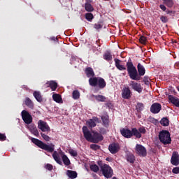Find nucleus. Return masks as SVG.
Listing matches in <instances>:
<instances>
[{
  "label": "nucleus",
  "mask_w": 179,
  "mask_h": 179,
  "mask_svg": "<svg viewBox=\"0 0 179 179\" xmlns=\"http://www.w3.org/2000/svg\"><path fill=\"white\" fill-rule=\"evenodd\" d=\"M97 122H99V118L95 117H93L92 119H90L88 121H87V125L90 128H94V127H96V125H97Z\"/></svg>",
  "instance_id": "15"
},
{
  "label": "nucleus",
  "mask_w": 179,
  "mask_h": 179,
  "mask_svg": "<svg viewBox=\"0 0 179 179\" xmlns=\"http://www.w3.org/2000/svg\"><path fill=\"white\" fill-rule=\"evenodd\" d=\"M89 83L90 86H98L99 89H104L106 87V81L102 78L98 77V78H90L89 80Z\"/></svg>",
  "instance_id": "4"
},
{
  "label": "nucleus",
  "mask_w": 179,
  "mask_h": 179,
  "mask_svg": "<svg viewBox=\"0 0 179 179\" xmlns=\"http://www.w3.org/2000/svg\"><path fill=\"white\" fill-rule=\"evenodd\" d=\"M136 153L138 155V156H141L142 157H145L148 152L146 151V148L140 144H137L135 148Z\"/></svg>",
  "instance_id": "7"
},
{
  "label": "nucleus",
  "mask_w": 179,
  "mask_h": 179,
  "mask_svg": "<svg viewBox=\"0 0 179 179\" xmlns=\"http://www.w3.org/2000/svg\"><path fill=\"white\" fill-rule=\"evenodd\" d=\"M90 170L92 171H94V173H97V171H99V166H97L96 164H92V165H90Z\"/></svg>",
  "instance_id": "36"
},
{
  "label": "nucleus",
  "mask_w": 179,
  "mask_h": 179,
  "mask_svg": "<svg viewBox=\"0 0 179 179\" xmlns=\"http://www.w3.org/2000/svg\"><path fill=\"white\" fill-rule=\"evenodd\" d=\"M160 124L164 127H167L169 126V120L167 118L164 117L161 120Z\"/></svg>",
  "instance_id": "34"
},
{
  "label": "nucleus",
  "mask_w": 179,
  "mask_h": 179,
  "mask_svg": "<svg viewBox=\"0 0 179 179\" xmlns=\"http://www.w3.org/2000/svg\"><path fill=\"white\" fill-rule=\"evenodd\" d=\"M103 1H108V0H103Z\"/></svg>",
  "instance_id": "58"
},
{
  "label": "nucleus",
  "mask_w": 179,
  "mask_h": 179,
  "mask_svg": "<svg viewBox=\"0 0 179 179\" xmlns=\"http://www.w3.org/2000/svg\"><path fill=\"white\" fill-rule=\"evenodd\" d=\"M131 134L132 136H136V138H138V139L142 137V135L141 134L139 130H138L136 128H133L131 129Z\"/></svg>",
  "instance_id": "26"
},
{
  "label": "nucleus",
  "mask_w": 179,
  "mask_h": 179,
  "mask_svg": "<svg viewBox=\"0 0 179 179\" xmlns=\"http://www.w3.org/2000/svg\"><path fill=\"white\" fill-rule=\"evenodd\" d=\"M130 86H131L134 92H137L138 93H142V90H143V88L140 83L131 82Z\"/></svg>",
  "instance_id": "12"
},
{
  "label": "nucleus",
  "mask_w": 179,
  "mask_h": 179,
  "mask_svg": "<svg viewBox=\"0 0 179 179\" xmlns=\"http://www.w3.org/2000/svg\"><path fill=\"white\" fill-rule=\"evenodd\" d=\"M106 160L108 161V158H106Z\"/></svg>",
  "instance_id": "57"
},
{
  "label": "nucleus",
  "mask_w": 179,
  "mask_h": 179,
  "mask_svg": "<svg viewBox=\"0 0 179 179\" xmlns=\"http://www.w3.org/2000/svg\"><path fill=\"white\" fill-rule=\"evenodd\" d=\"M169 101H171L172 103V104H173V106H176V107H179V99L178 98L171 96V95H169Z\"/></svg>",
  "instance_id": "19"
},
{
  "label": "nucleus",
  "mask_w": 179,
  "mask_h": 179,
  "mask_svg": "<svg viewBox=\"0 0 179 179\" xmlns=\"http://www.w3.org/2000/svg\"><path fill=\"white\" fill-rule=\"evenodd\" d=\"M91 149H93V150H98V149H100V146L96 144H92L90 145Z\"/></svg>",
  "instance_id": "44"
},
{
  "label": "nucleus",
  "mask_w": 179,
  "mask_h": 179,
  "mask_svg": "<svg viewBox=\"0 0 179 179\" xmlns=\"http://www.w3.org/2000/svg\"><path fill=\"white\" fill-rule=\"evenodd\" d=\"M122 97L123 99H129L131 97V90L128 87H125L122 91Z\"/></svg>",
  "instance_id": "16"
},
{
  "label": "nucleus",
  "mask_w": 179,
  "mask_h": 179,
  "mask_svg": "<svg viewBox=\"0 0 179 179\" xmlns=\"http://www.w3.org/2000/svg\"><path fill=\"white\" fill-rule=\"evenodd\" d=\"M85 10H87V12H93L94 8H93V6H92V4H90L89 3H85Z\"/></svg>",
  "instance_id": "35"
},
{
  "label": "nucleus",
  "mask_w": 179,
  "mask_h": 179,
  "mask_svg": "<svg viewBox=\"0 0 179 179\" xmlns=\"http://www.w3.org/2000/svg\"><path fill=\"white\" fill-rule=\"evenodd\" d=\"M38 128L42 131V132H50L51 129L47 122L40 120L38 122Z\"/></svg>",
  "instance_id": "8"
},
{
  "label": "nucleus",
  "mask_w": 179,
  "mask_h": 179,
  "mask_svg": "<svg viewBox=\"0 0 179 179\" xmlns=\"http://www.w3.org/2000/svg\"><path fill=\"white\" fill-rule=\"evenodd\" d=\"M166 13H167V15H174V11H173V10H166Z\"/></svg>",
  "instance_id": "52"
},
{
  "label": "nucleus",
  "mask_w": 179,
  "mask_h": 179,
  "mask_svg": "<svg viewBox=\"0 0 179 179\" xmlns=\"http://www.w3.org/2000/svg\"><path fill=\"white\" fill-rule=\"evenodd\" d=\"M52 157L58 164H62V161L61 160V155H59V152H57V151H55L52 154Z\"/></svg>",
  "instance_id": "18"
},
{
  "label": "nucleus",
  "mask_w": 179,
  "mask_h": 179,
  "mask_svg": "<svg viewBox=\"0 0 179 179\" xmlns=\"http://www.w3.org/2000/svg\"><path fill=\"white\" fill-rule=\"evenodd\" d=\"M127 160L129 163H134V162H135V156H134L132 154H129L127 156Z\"/></svg>",
  "instance_id": "29"
},
{
  "label": "nucleus",
  "mask_w": 179,
  "mask_h": 179,
  "mask_svg": "<svg viewBox=\"0 0 179 179\" xmlns=\"http://www.w3.org/2000/svg\"><path fill=\"white\" fill-rule=\"evenodd\" d=\"M85 73L88 78H93V76H94V72L92 68L86 69Z\"/></svg>",
  "instance_id": "27"
},
{
  "label": "nucleus",
  "mask_w": 179,
  "mask_h": 179,
  "mask_svg": "<svg viewBox=\"0 0 179 179\" xmlns=\"http://www.w3.org/2000/svg\"><path fill=\"white\" fill-rule=\"evenodd\" d=\"M149 79L147 80V83H145V85H149Z\"/></svg>",
  "instance_id": "55"
},
{
  "label": "nucleus",
  "mask_w": 179,
  "mask_h": 179,
  "mask_svg": "<svg viewBox=\"0 0 179 179\" xmlns=\"http://www.w3.org/2000/svg\"><path fill=\"white\" fill-rule=\"evenodd\" d=\"M138 132H140V134H146V129H145V127H140Z\"/></svg>",
  "instance_id": "46"
},
{
  "label": "nucleus",
  "mask_w": 179,
  "mask_h": 179,
  "mask_svg": "<svg viewBox=\"0 0 179 179\" xmlns=\"http://www.w3.org/2000/svg\"><path fill=\"white\" fill-rule=\"evenodd\" d=\"M139 41L141 44H146V41H148V39H146V37L145 36H141L139 38Z\"/></svg>",
  "instance_id": "43"
},
{
  "label": "nucleus",
  "mask_w": 179,
  "mask_h": 179,
  "mask_svg": "<svg viewBox=\"0 0 179 179\" xmlns=\"http://www.w3.org/2000/svg\"><path fill=\"white\" fill-rule=\"evenodd\" d=\"M160 110H162V105L159 103H155L151 106L150 111L152 114H157L160 113Z\"/></svg>",
  "instance_id": "10"
},
{
  "label": "nucleus",
  "mask_w": 179,
  "mask_h": 179,
  "mask_svg": "<svg viewBox=\"0 0 179 179\" xmlns=\"http://www.w3.org/2000/svg\"><path fill=\"white\" fill-rule=\"evenodd\" d=\"M173 174H179V167H175L172 169Z\"/></svg>",
  "instance_id": "45"
},
{
  "label": "nucleus",
  "mask_w": 179,
  "mask_h": 179,
  "mask_svg": "<svg viewBox=\"0 0 179 179\" xmlns=\"http://www.w3.org/2000/svg\"><path fill=\"white\" fill-rule=\"evenodd\" d=\"M109 152L112 153V155H115L120 150V145L117 143H112L108 147Z\"/></svg>",
  "instance_id": "13"
},
{
  "label": "nucleus",
  "mask_w": 179,
  "mask_h": 179,
  "mask_svg": "<svg viewBox=\"0 0 179 179\" xmlns=\"http://www.w3.org/2000/svg\"><path fill=\"white\" fill-rule=\"evenodd\" d=\"M6 136L5 134H0V141H6Z\"/></svg>",
  "instance_id": "50"
},
{
  "label": "nucleus",
  "mask_w": 179,
  "mask_h": 179,
  "mask_svg": "<svg viewBox=\"0 0 179 179\" xmlns=\"http://www.w3.org/2000/svg\"><path fill=\"white\" fill-rule=\"evenodd\" d=\"M85 18L89 22H92V20H93V14H92L90 13H88L85 14Z\"/></svg>",
  "instance_id": "37"
},
{
  "label": "nucleus",
  "mask_w": 179,
  "mask_h": 179,
  "mask_svg": "<svg viewBox=\"0 0 179 179\" xmlns=\"http://www.w3.org/2000/svg\"><path fill=\"white\" fill-rule=\"evenodd\" d=\"M143 103H138L137 104V110H139V111H141V110H143Z\"/></svg>",
  "instance_id": "48"
},
{
  "label": "nucleus",
  "mask_w": 179,
  "mask_h": 179,
  "mask_svg": "<svg viewBox=\"0 0 179 179\" xmlns=\"http://www.w3.org/2000/svg\"><path fill=\"white\" fill-rule=\"evenodd\" d=\"M160 19L163 23H167L169 20V19H167V17L166 16H162Z\"/></svg>",
  "instance_id": "47"
},
{
  "label": "nucleus",
  "mask_w": 179,
  "mask_h": 179,
  "mask_svg": "<svg viewBox=\"0 0 179 179\" xmlns=\"http://www.w3.org/2000/svg\"><path fill=\"white\" fill-rule=\"evenodd\" d=\"M45 168L46 169V170L51 171L52 170V165L48 164L45 166Z\"/></svg>",
  "instance_id": "49"
},
{
  "label": "nucleus",
  "mask_w": 179,
  "mask_h": 179,
  "mask_svg": "<svg viewBox=\"0 0 179 179\" xmlns=\"http://www.w3.org/2000/svg\"><path fill=\"white\" fill-rule=\"evenodd\" d=\"M115 66L116 68H117V69H119V71H125V69H127V68L125 67V66L122 65L121 61L118 59H115Z\"/></svg>",
  "instance_id": "20"
},
{
  "label": "nucleus",
  "mask_w": 179,
  "mask_h": 179,
  "mask_svg": "<svg viewBox=\"0 0 179 179\" xmlns=\"http://www.w3.org/2000/svg\"><path fill=\"white\" fill-rule=\"evenodd\" d=\"M52 99L54 101L59 103H62V97L59 94H53Z\"/></svg>",
  "instance_id": "25"
},
{
  "label": "nucleus",
  "mask_w": 179,
  "mask_h": 179,
  "mask_svg": "<svg viewBox=\"0 0 179 179\" xmlns=\"http://www.w3.org/2000/svg\"><path fill=\"white\" fill-rule=\"evenodd\" d=\"M66 176L69 178L75 179L76 177H78V173L74 171L68 170L66 171Z\"/></svg>",
  "instance_id": "22"
},
{
  "label": "nucleus",
  "mask_w": 179,
  "mask_h": 179,
  "mask_svg": "<svg viewBox=\"0 0 179 179\" xmlns=\"http://www.w3.org/2000/svg\"><path fill=\"white\" fill-rule=\"evenodd\" d=\"M94 29H96V30H100V29H103V24L98 22L94 25Z\"/></svg>",
  "instance_id": "39"
},
{
  "label": "nucleus",
  "mask_w": 179,
  "mask_h": 179,
  "mask_svg": "<svg viewBox=\"0 0 179 179\" xmlns=\"http://www.w3.org/2000/svg\"><path fill=\"white\" fill-rule=\"evenodd\" d=\"M144 82H145V83H148V80H144Z\"/></svg>",
  "instance_id": "56"
},
{
  "label": "nucleus",
  "mask_w": 179,
  "mask_h": 179,
  "mask_svg": "<svg viewBox=\"0 0 179 179\" xmlns=\"http://www.w3.org/2000/svg\"><path fill=\"white\" fill-rule=\"evenodd\" d=\"M101 171L106 178H111L113 177V169L106 164L101 166Z\"/></svg>",
  "instance_id": "6"
},
{
  "label": "nucleus",
  "mask_w": 179,
  "mask_h": 179,
  "mask_svg": "<svg viewBox=\"0 0 179 179\" xmlns=\"http://www.w3.org/2000/svg\"><path fill=\"white\" fill-rule=\"evenodd\" d=\"M159 139L164 145H169L171 143V138L170 133L166 130H162L159 134Z\"/></svg>",
  "instance_id": "5"
},
{
  "label": "nucleus",
  "mask_w": 179,
  "mask_h": 179,
  "mask_svg": "<svg viewBox=\"0 0 179 179\" xmlns=\"http://www.w3.org/2000/svg\"><path fill=\"white\" fill-rule=\"evenodd\" d=\"M93 97H94V99L98 101H106V97L103 95H93Z\"/></svg>",
  "instance_id": "31"
},
{
  "label": "nucleus",
  "mask_w": 179,
  "mask_h": 179,
  "mask_svg": "<svg viewBox=\"0 0 179 179\" xmlns=\"http://www.w3.org/2000/svg\"><path fill=\"white\" fill-rule=\"evenodd\" d=\"M46 85H48V87H50L53 92L57 90V87H58V84L55 81L48 82Z\"/></svg>",
  "instance_id": "24"
},
{
  "label": "nucleus",
  "mask_w": 179,
  "mask_h": 179,
  "mask_svg": "<svg viewBox=\"0 0 179 179\" xmlns=\"http://www.w3.org/2000/svg\"><path fill=\"white\" fill-rule=\"evenodd\" d=\"M79 97H80V92L78 90H74L73 92V99H74V100H78Z\"/></svg>",
  "instance_id": "32"
},
{
  "label": "nucleus",
  "mask_w": 179,
  "mask_h": 179,
  "mask_svg": "<svg viewBox=\"0 0 179 179\" xmlns=\"http://www.w3.org/2000/svg\"><path fill=\"white\" fill-rule=\"evenodd\" d=\"M60 157H62V162L64 166H69L71 164V160L68 158V156L62 151H59Z\"/></svg>",
  "instance_id": "14"
},
{
  "label": "nucleus",
  "mask_w": 179,
  "mask_h": 179,
  "mask_svg": "<svg viewBox=\"0 0 179 179\" xmlns=\"http://www.w3.org/2000/svg\"><path fill=\"white\" fill-rule=\"evenodd\" d=\"M176 66L178 68H179V62H177V63H176Z\"/></svg>",
  "instance_id": "53"
},
{
  "label": "nucleus",
  "mask_w": 179,
  "mask_h": 179,
  "mask_svg": "<svg viewBox=\"0 0 179 179\" xmlns=\"http://www.w3.org/2000/svg\"><path fill=\"white\" fill-rule=\"evenodd\" d=\"M31 142L36 145V146H38V148H40L41 149H43V150H47V152H54V149H55V145H54V144L51 143L50 145H47L37 138H32Z\"/></svg>",
  "instance_id": "2"
},
{
  "label": "nucleus",
  "mask_w": 179,
  "mask_h": 179,
  "mask_svg": "<svg viewBox=\"0 0 179 179\" xmlns=\"http://www.w3.org/2000/svg\"><path fill=\"white\" fill-rule=\"evenodd\" d=\"M137 68L140 76H143V75H145L146 72V70H145V67L142 64H141V63H138Z\"/></svg>",
  "instance_id": "23"
},
{
  "label": "nucleus",
  "mask_w": 179,
  "mask_h": 179,
  "mask_svg": "<svg viewBox=\"0 0 179 179\" xmlns=\"http://www.w3.org/2000/svg\"><path fill=\"white\" fill-rule=\"evenodd\" d=\"M103 58L104 59H106V61H110L113 59V56H111L110 53H106L103 55Z\"/></svg>",
  "instance_id": "40"
},
{
  "label": "nucleus",
  "mask_w": 179,
  "mask_h": 179,
  "mask_svg": "<svg viewBox=\"0 0 179 179\" xmlns=\"http://www.w3.org/2000/svg\"><path fill=\"white\" fill-rule=\"evenodd\" d=\"M41 135L43 139H44V141H46V142H50V141L51 140L50 136H48V135H46L44 133H41Z\"/></svg>",
  "instance_id": "38"
},
{
  "label": "nucleus",
  "mask_w": 179,
  "mask_h": 179,
  "mask_svg": "<svg viewBox=\"0 0 179 179\" xmlns=\"http://www.w3.org/2000/svg\"><path fill=\"white\" fill-rule=\"evenodd\" d=\"M164 3L168 6V8H172L173 5H174V2L173 0H163Z\"/></svg>",
  "instance_id": "30"
},
{
  "label": "nucleus",
  "mask_w": 179,
  "mask_h": 179,
  "mask_svg": "<svg viewBox=\"0 0 179 179\" xmlns=\"http://www.w3.org/2000/svg\"><path fill=\"white\" fill-rule=\"evenodd\" d=\"M24 103L26 106H27V107H29V108H33V102L31 100H30V99L26 98Z\"/></svg>",
  "instance_id": "33"
},
{
  "label": "nucleus",
  "mask_w": 179,
  "mask_h": 179,
  "mask_svg": "<svg viewBox=\"0 0 179 179\" xmlns=\"http://www.w3.org/2000/svg\"><path fill=\"white\" fill-rule=\"evenodd\" d=\"M21 115L25 124H31V122H33V117H31V115L29 113V112L22 110Z\"/></svg>",
  "instance_id": "9"
},
{
  "label": "nucleus",
  "mask_w": 179,
  "mask_h": 179,
  "mask_svg": "<svg viewBox=\"0 0 179 179\" xmlns=\"http://www.w3.org/2000/svg\"><path fill=\"white\" fill-rule=\"evenodd\" d=\"M171 163L173 166H178L179 164V155L178 152H174L171 159Z\"/></svg>",
  "instance_id": "11"
},
{
  "label": "nucleus",
  "mask_w": 179,
  "mask_h": 179,
  "mask_svg": "<svg viewBox=\"0 0 179 179\" xmlns=\"http://www.w3.org/2000/svg\"><path fill=\"white\" fill-rule=\"evenodd\" d=\"M34 96L35 97L36 100L41 103V101H43V98L41 97V94H40V92L35 91L34 92Z\"/></svg>",
  "instance_id": "28"
},
{
  "label": "nucleus",
  "mask_w": 179,
  "mask_h": 179,
  "mask_svg": "<svg viewBox=\"0 0 179 179\" xmlns=\"http://www.w3.org/2000/svg\"><path fill=\"white\" fill-rule=\"evenodd\" d=\"M101 120H102V121H103V123L105 125H107V124H108V116H107V115L102 116V117H101Z\"/></svg>",
  "instance_id": "42"
},
{
  "label": "nucleus",
  "mask_w": 179,
  "mask_h": 179,
  "mask_svg": "<svg viewBox=\"0 0 179 179\" xmlns=\"http://www.w3.org/2000/svg\"><path fill=\"white\" fill-rule=\"evenodd\" d=\"M51 40H53L54 41H55V40H57V38L55 37H52V38H51Z\"/></svg>",
  "instance_id": "54"
},
{
  "label": "nucleus",
  "mask_w": 179,
  "mask_h": 179,
  "mask_svg": "<svg viewBox=\"0 0 179 179\" xmlns=\"http://www.w3.org/2000/svg\"><path fill=\"white\" fill-rule=\"evenodd\" d=\"M83 133L84 138L88 142L99 143L100 141H103V136L96 131H90L89 129L86 126L83 127Z\"/></svg>",
  "instance_id": "1"
},
{
  "label": "nucleus",
  "mask_w": 179,
  "mask_h": 179,
  "mask_svg": "<svg viewBox=\"0 0 179 179\" xmlns=\"http://www.w3.org/2000/svg\"><path fill=\"white\" fill-rule=\"evenodd\" d=\"M159 8L160 9H162V10H163L164 12H166V6L161 4L159 5Z\"/></svg>",
  "instance_id": "51"
},
{
  "label": "nucleus",
  "mask_w": 179,
  "mask_h": 179,
  "mask_svg": "<svg viewBox=\"0 0 179 179\" xmlns=\"http://www.w3.org/2000/svg\"><path fill=\"white\" fill-rule=\"evenodd\" d=\"M121 134L124 138H131L132 136V130H129L128 129H122L120 130Z\"/></svg>",
  "instance_id": "17"
},
{
  "label": "nucleus",
  "mask_w": 179,
  "mask_h": 179,
  "mask_svg": "<svg viewBox=\"0 0 179 179\" xmlns=\"http://www.w3.org/2000/svg\"><path fill=\"white\" fill-rule=\"evenodd\" d=\"M127 72L129 73V76L133 80H139V77H138V71L136 68L134 66V64L131 62H128L127 63Z\"/></svg>",
  "instance_id": "3"
},
{
  "label": "nucleus",
  "mask_w": 179,
  "mask_h": 179,
  "mask_svg": "<svg viewBox=\"0 0 179 179\" xmlns=\"http://www.w3.org/2000/svg\"><path fill=\"white\" fill-rule=\"evenodd\" d=\"M69 153H70L71 156H73V157H76V156H78V152L75 150H69Z\"/></svg>",
  "instance_id": "41"
},
{
  "label": "nucleus",
  "mask_w": 179,
  "mask_h": 179,
  "mask_svg": "<svg viewBox=\"0 0 179 179\" xmlns=\"http://www.w3.org/2000/svg\"><path fill=\"white\" fill-rule=\"evenodd\" d=\"M29 129L30 132H31V134H33V135H34L35 136H38V135H40V134L38 133V130L37 129V127H36L34 124L30 125L29 127Z\"/></svg>",
  "instance_id": "21"
}]
</instances>
